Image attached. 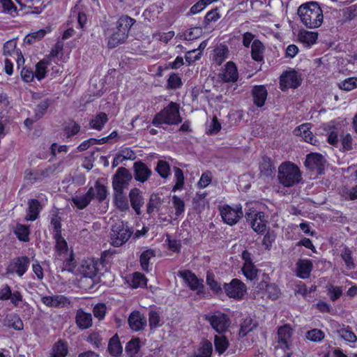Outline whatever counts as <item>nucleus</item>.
Instances as JSON below:
<instances>
[{"instance_id":"1","label":"nucleus","mask_w":357,"mask_h":357,"mask_svg":"<svg viewBox=\"0 0 357 357\" xmlns=\"http://www.w3.org/2000/svg\"><path fill=\"white\" fill-rule=\"evenodd\" d=\"M298 15L301 22L308 29L318 28L323 23V11L317 2H308L299 6Z\"/></svg>"},{"instance_id":"2","label":"nucleus","mask_w":357,"mask_h":357,"mask_svg":"<svg viewBox=\"0 0 357 357\" xmlns=\"http://www.w3.org/2000/svg\"><path fill=\"white\" fill-rule=\"evenodd\" d=\"M135 20L128 16H122L116 22V26L112 33L108 37L107 47L114 48L123 43L128 36L129 31Z\"/></svg>"},{"instance_id":"3","label":"nucleus","mask_w":357,"mask_h":357,"mask_svg":"<svg viewBox=\"0 0 357 357\" xmlns=\"http://www.w3.org/2000/svg\"><path fill=\"white\" fill-rule=\"evenodd\" d=\"M182 121L179 113V105L171 102L167 107L158 113L153 119L152 123L158 126L160 124L177 125Z\"/></svg>"},{"instance_id":"4","label":"nucleus","mask_w":357,"mask_h":357,"mask_svg":"<svg viewBox=\"0 0 357 357\" xmlns=\"http://www.w3.org/2000/svg\"><path fill=\"white\" fill-rule=\"evenodd\" d=\"M278 180L285 187H291L299 183L301 174L298 167L291 162L282 163L278 169Z\"/></svg>"},{"instance_id":"5","label":"nucleus","mask_w":357,"mask_h":357,"mask_svg":"<svg viewBox=\"0 0 357 357\" xmlns=\"http://www.w3.org/2000/svg\"><path fill=\"white\" fill-rule=\"evenodd\" d=\"M132 234V231L127 223L116 222L112 228L111 243L115 247H119L129 240Z\"/></svg>"},{"instance_id":"6","label":"nucleus","mask_w":357,"mask_h":357,"mask_svg":"<svg viewBox=\"0 0 357 357\" xmlns=\"http://www.w3.org/2000/svg\"><path fill=\"white\" fill-rule=\"evenodd\" d=\"M219 211L223 222L230 226L238 223L243 216V212L241 205L231 207L228 204H225L220 206Z\"/></svg>"},{"instance_id":"7","label":"nucleus","mask_w":357,"mask_h":357,"mask_svg":"<svg viewBox=\"0 0 357 357\" xmlns=\"http://www.w3.org/2000/svg\"><path fill=\"white\" fill-rule=\"evenodd\" d=\"M205 319L210 323L211 327L218 333L226 332L230 324L228 316L220 312L206 314Z\"/></svg>"},{"instance_id":"8","label":"nucleus","mask_w":357,"mask_h":357,"mask_svg":"<svg viewBox=\"0 0 357 357\" xmlns=\"http://www.w3.org/2000/svg\"><path fill=\"white\" fill-rule=\"evenodd\" d=\"M246 220L249 222L252 229L257 234H262L266 230L267 220L263 212L250 209L245 215Z\"/></svg>"},{"instance_id":"9","label":"nucleus","mask_w":357,"mask_h":357,"mask_svg":"<svg viewBox=\"0 0 357 357\" xmlns=\"http://www.w3.org/2000/svg\"><path fill=\"white\" fill-rule=\"evenodd\" d=\"M30 264V259L26 256H22L14 258L6 268L8 274H16L19 277L26 272Z\"/></svg>"},{"instance_id":"10","label":"nucleus","mask_w":357,"mask_h":357,"mask_svg":"<svg viewBox=\"0 0 357 357\" xmlns=\"http://www.w3.org/2000/svg\"><path fill=\"white\" fill-rule=\"evenodd\" d=\"M224 289L226 294L237 300L241 299L246 292V286L238 279H233L229 283H225Z\"/></svg>"},{"instance_id":"11","label":"nucleus","mask_w":357,"mask_h":357,"mask_svg":"<svg viewBox=\"0 0 357 357\" xmlns=\"http://www.w3.org/2000/svg\"><path fill=\"white\" fill-rule=\"evenodd\" d=\"M131 179L132 175L126 168H119L113 178L112 185L114 190L123 191Z\"/></svg>"},{"instance_id":"12","label":"nucleus","mask_w":357,"mask_h":357,"mask_svg":"<svg viewBox=\"0 0 357 357\" xmlns=\"http://www.w3.org/2000/svg\"><path fill=\"white\" fill-rule=\"evenodd\" d=\"M41 302L49 307H65L70 305V299L64 295L56 294L53 296H43Z\"/></svg>"},{"instance_id":"13","label":"nucleus","mask_w":357,"mask_h":357,"mask_svg":"<svg viewBox=\"0 0 357 357\" xmlns=\"http://www.w3.org/2000/svg\"><path fill=\"white\" fill-rule=\"evenodd\" d=\"M219 78L225 83L236 82L238 79V72L236 65L233 61H228L225 65Z\"/></svg>"},{"instance_id":"14","label":"nucleus","mask_w":357,"mask_h":357,"mask_svg":"<svg viewBox=\"0 0 357 357\" xmlns=\"http://www.w3.org/2000/svg\"><path fill=\"white\" fill-rule=\"evenodd\" d=\"M301 79L296 71L286 72L280 77V89L285 91L287 89H296L301 84Z\"/></svg>"},{"instance_id":"15","label":"nucleus","mask_w":357,"mask_h":357,"mask_svg":"<svg viewBox=\"0 0 357 357\" xmlns=\"http://www.w3.org/2000/svg\"><path fill=\"white\" fill-rule=\"evenodd\" d=\"M325 160L324 157L319 153H310L307 155L305 166L311 170L317 171L321 174L324 169Z\"/></svg>"},{"instance_id":"16","label":"nucleus","mask_w":357,"mask_h":357,"mask_svg":"<svg viewBox=\"0 0 357 357\" xmlns=\"http://www.w3.org/2000/svg\"><path fill=\"white\" fill-rule=\"evenodd\" d=\"M134 178L136 181L144 183L152 174L151 169L141 161L135 162L133 164Z\"/></svg>"},{"instance_id":"17","label":"nucleus","mask_w":357,"mask_h":357,"mask_svg":"<svg viewBox=\"0 0 357 357\" xmlns=\"http://www.w3.org/2000/svg\"><path fill=\"white\" fill-rule=\"evenodd\" d=\"M179 275L192 290L197 291L198 294L204 292L202 280H199L194 273H192L190 271H184L180 272Z\"/></svg>"},{"instance_id":"18","label":"nucleus","mask_w":357,"mask_h":357,"mask_svg":"<svg viewBox=\"0 0 357 357\" xmlns=\"http://www.w3.org/2000/svg\"><path fill=\"white\" fill-rule=\"evenodd\" d=\"M128 324L132 330L139 331L146 325V319L138 311L132 312L128 318Z\"/></svg>"},{"instance_id":"19","label":"nucleus","mask_w":357,"mask_h":357,"mask_svg":"<svg viewBox=\"0 0 357 357\" xmlns=\"http://www.w3.org/2000/svg\"><path fill=\"white\" fill-rule=\"evenodd\" d=\"M95 197V190L91 187L86 193L81 195H76L72 198L73 204L79 208L84 209Z\"/></svg>"},{"instance_id":"20","label":"nucleus","mask_w":357,"mask_h":357,"mask_svg":"<svg viewBox=\"0 0 357 357\" xmlns=\"http://www.w3.org/2000/svg\"><path fill=\"white\" fill-rule=\"evenodd\" d=\"M294 134L296 136H301L305 142L313 145L316 144L317 142L310 131V125L309 123H303L296 128L294 130Z\"/></svg>"},{"instance_id":"21","label":"nucleus","mask_w":357,"mask_h":357,"mask_svg":"<svg viewBox=\"0 0 357 357\" xmlns=\"http://www.w3.org/2000/svg\"><path fill=\"white\" fill-rule=\"evenodd\" d=\"M129 198L132 208L137 215L141 214V207L144 204V198L142 192L138 188H133L130 191Z\"/></svg>"},{"instance_id":"22","label":"nucleus","mask_w":357,"mask_h":357,"mask_svg":"<svg viewBox=\"0 0 357 357\" xmlns=\"http://www.w3.org/2000/svg\"><path fill=\"white\" fill-rule=\"evenodd\" d=\"M75 322L79 328L87 329L92 326V316L90 313L79 309L76 312Z\"/></svg>"},{"instance_id":"23","label":"nucleus","mask_w":357,"mask_h":357,"mask_svg":"<svg viewBox=\"0 0 357 357\" xmlns=\"http://www.w3.org/2000/svg\"><path fill=\"white\" fill-rule=\"evenodd\" d=\"M278 344L284 349H289V344L291 336V328L284 325L279 328L278 331Z\"/></svg>"},{"instance_id":"24","label":"nucleus","mask_w":357,"mask_h":357,"mask_svg":"<svg viewBox=\"0 0 357 357\" xmlns=\"http://www.w3.org/2000/svg\"><path fill=\"white\" fill-rule=\"evenodd\" d=\"M254 103L257 107H262L267 98V90L263 85L255 86L252 91Z\"/></svg>"},{"instance_id":"25","label":"nucleus","mask_w":357,"mask_h":357,"mask_svg":"<svg viewBox=\"0 0 357 357\" xmlns=\"http://www.w3.org/2000/svg\"><path fill=\"white\" fill-rule=\"evenodd\" d=\"M28 205L29 208L25 220L27 221H33L38 218L42 206L39 201L35 199H30L28 202Z\"/></svg>"},{"instance_id":"26","label":"nucleus","mask_w":357,"mask_h":357,"mask_svg":"<svg viewBox=\"0 0 357 357\" xmlns=\"http://www.w3.org/2000/svg\"><path fill=\"white\" fill-rule=\"evenodd\" d=\"M297 275L303 279L308 278L312 268V263L308 259H300L296 264Z\"/></svg>"},{"instance_id":"27","label":"nucleus","mask_w":357,"mask_h":357,"mask_svg":"<svg viewBox=\"0 0 357 357\" xmlns=\"http://www.w3.org/2000/svg\"><path fill=\"white\" fill-rule=\"evenodd\" d=\"M114 202L116 207L121 211H126L129 209V204L123 191L114 190Z\"/></svg>"},{"instance_id":"28","label":"nucleus","mask_w":357,"mask_h":357,"mask_svg":"<svg viewBox=\"0 0 357 357\" xmlns=\"http://www.w3.org/2000/svg\"><path fill=\"white\" fill-rule=\"evenodd\" d=\"M298 36L302 43L305 44L307 47H310L316 43L318 33L314 31L303 30L299 32Z\"/></svg>"},{"instance_id":"29","label":"nucleus","mask_w":357,"mask_h":357,"mask_svg":"<svg viewBox=\"0 0 357 357\" xmlns=\"http://www.w3.org/2000/svg\"><path fill=\"white\" fill-rule=\"evenodd\" d=\"M107 121V114L105 112H99L91 119L89 126L91 128L101 130Z\"/></svg>"},{"instance_id":"30","label":"nucleus","mask_w":357,"mask_h":357,"mask_svg":"<svg viewBox=\"0 0 357 357\" xmlns=\"http://www.w3.org/2000/svg\"><path fill=\"white\" fill-rule=\"evenodd\" d=\"M264 46L259 40H254L251 45V56L256 61L264 59Z\"/></svg>"},{"instance_id":"31","label":"nucleus","mask_w":357,"mask_h":357,"mask_svg":"<svg viewBox=\"0 0 357 357\" xmlns=\"http://www.w3.org/2000/svg\"><path fill=\"white\" fill-rule=\"evenodd\" d=\"M3 325L17 331H21L24 327L23 322L20 317L15 314L7 315L6 319L3 320Z\"/></svg>"},{"instance_id":"32","label":"nucleus","mask_w":357,"mask_h":357,"mask_svg":"<svg viewBox=\"0 0 357 357\" xmlns=\"http://www.w3.org/2000/svg\"><path fill=\"white\" fill-rule=\"evenodd\" d=\"M126 351L130 357H140V345L138 338L132 339L126 347Z\"/></svg>"},{"instance_id":"33","label":"nucleus","mask_w":357,"mask_h":357,"mask_svg":"<svg viewBox=\"0 0 357 357\" xmlns=\"http://www.w3.org/2000/svg\"><path fill=\"white\" fill-rule=\"evenodd\" d=\"M13 231L19 241L23 242H28L29 241L30 231L28 226L17 224Z\"/></svg>"},{"instance_id":"34","label":"nucleus","mask_w":357,"mask_h":357,"mask_svg":"<svg viewBox=\"0 0 357 357\" xmlns=\"http://www.w3.org/2000/svg\"><path fill=\"white\" fill-rule=\"evenodd\" d=\"M228 48L226 46H220L214 50L213 61L214 62L220 66L225 59L228 57Z\"/></svg>"},{"instance_id":"35","label":"nucleus","mask_w":357,"mask_h":357,"mask_svg":"<svg viewBox=\"0 0 357 357\" xmlns=\"http://www.w3.org/2000/svg\"><path fill=\"white\" fill-rule=\"evenodd\" d=\"M108 351L114 356H117L121 354L123 349L117 335L113 336L108 344Z\"/></svg>"},{"instance_id":"36","label":"nucleus","mask_w":357,"mask_h":357,"mask_svg":"<svg viewBox=\"0 0 357 357\" xmlns=\"http://www.w3.org/2000/svg\"><path fill=\"white\" fill-rule=\"evenodd\" d=\"M215 351L220 355L223 354L229 347V342L224 335H215L214 337Z\"/></svg>"},{"instance_id":"37","label":"nucleus","mask_w":357,"mask_h":357,"mask_svg":"<svg viewBox=\"0 0 357 357\" xmlns=\"http://www.w3.org/2000/svg\"><path fill=\"white\" fill-rule=\"evenodd\" d=\"M261 175L269 176L274 172L275 168L273 167L271 160L267 157H264L259 165Z\"/></svg>"},{"instance_id":"38","label":"nucleus","mask_w":357,"mask_h":357,"mask_svg":"<svg viewBox=\"0 0 357 357\" xmlns=\"http://www.w3.org/2000/svg\"><path fill=\"white\" fill-rule=\"evenodd\" d=\"M50 65V62L47 60L43 59L40 61L36 65V72H35V77L38 80H41L43 78H45L46 73H47V68L48 66Z\"/></svg>"},{"instance_id":"39","label":"nucleus","mask_w":357,"mask_h":357,"mask_svg":"<svg viewBox=\"0 0 357 357\" xmlns=\"http://www.w3.org/2000/svg\"><path fill=\"white\" fill-rule=\"evenodd\" d=\"M82 273L85 278H93L98 273V268L93 261L86 262L82 265Z\"/></svg>"},{"instance_id":"40","label":"nucleus","mask_w":357,"mask_h":357,"mask_svg":"<svg viewBox=\"0 0 357 357\" xmlns=\"http://www.w3.org/2000/svg\"><path fill=\"white\" fill-rule=\"evenodd\" d=\"M68 352L67 345L65 342L59 340L53 347L52 357H65Z\"/></svg>"},{"instance_id":"41","label":"nucleus","mask_w":357,"mask_h":357,"mask_svg":"<svg viewBox=\"0 0 357 357\" xmlns=\"http://www.w3.org/2000/svg\"><path fill=\"white\" fill-rule=\"evenodd\" d=\"M212 351V343L208 340H205L202 342L198 353L195 355V357H211Z\"/></svg>"},{"instance_id":"42","label":"nucleus","mask_w":357,"mask_h":357,"mask_svg":"<svg viewBox=\"0 0 357 357\" xmlns=\"http://www.w3.org/2000/svg\"><path fill=\"white\" fill-rule=\"evenodd\" d=\"M162 204L160 197L155 194L151 195L149 202L147 204V213L149 214L152 213L155 210L158 211Z\"/></svg>"},{"instance_id":"43","label":"nucleus","mask_w":357,"mask_h":357,"mask_svg":"<svg viewBox=\"0 0 357 357\" xmlns=\"http://www.w3.org/2000/svg\"><path fill=\"white\" fill-rule=\"evenodd\" d=\"M174 179H175V185H174L172 190L176 191L177 190H180L183 187L184 185V176L183 171L177 167H174Z\"/></svg>"},{"instance_id":"44","label":"nucleus","mask_w":357,"mask_h":357,"mask_svg":"<svg viewBox=\"0 0 357 357\" xmlns=\"http://www.w3.org/2000/svg\"><path fill=\"white\" fill-rule=\"evenodd\" d=\"M155 171L162 178H167L170 174V166L167 162L159 160Z\"/></svg>"},{"instance_id":"45","label":"nucleus","mask_w":357,"mask_h":357,"mask_svg":"<svg viewBox=\"0 0 357 357\" xmlns=\"http://www.w3.org/2000/svg\"><path fill=\"white\" fill-rule=\"evenodd\" d=\"M341 257L344 261L346 267L348 270L355 268V264L351 257V251L348 248H344L341 252Z\"/></svg>"},{"instance_id":"46","label":"nucleus","mask_w":357,"mask_h":357,"mask_svg":"<svg viewBox=\"0 0 357 357\" xmlns=\"http://www.w3.org/2000/svg\"><path fill=\"white\" fill-rule=\"evenodd\" d=\"M130 284L133 288L143 287L146 285V278L141 273L136 272L133 273Z\"/></svg>"},{"instance_id":"47","label":"nucleus","mask_w":357,"mask_h":357,"mask_svg":"<svg viewBox=\"0 0 357 357\" xmlns=\"http://www.w3.org/2000/svg\"><path fill=\"white\" fill-rule=\"evenodd\" d=\"M154 256H155L154 252L151 250H147L142 253V255L140 256V264H141L142 268L144 271H148L149 260L151 257H153Z\"/></svg>"},{"instance_id":"48","label":"nucleus","mask_w":357,"mask_h":357,"mask_svg":"<svg viewBox=\"0 0 357 357\" xmlns=\"http://www.w3.org/2000/svg\"><path fill=\"white\" fill-rule=\"evenodd\" d=\"M242 271L247 279L250 280H254L257 275V269L253 264H243Z\"/></svg>"},{"instance_id":"49","label":"nucleus","mask_w":357,"mask_h":357,"mask_svg":"<svg viewBox=\"0 0 357 357\" xmlns=\"http://www.w3.org/2000/svg\"><path fill=\"white\" fill-rule=\"evenodd\" d=\"M337 333L339 336L344 339L345 341L349 342H355L357 340L356 335L348 328H342L337 330Z\"/></svg>"},{"instance_id":"50","label":"nucleus","mask_w":357,"mask_h":357,"mask_svg":"<svg viewBox=\"0 0 357 357\" xmlns=\"http://www.w3.org/2000/svg\"><path fill=\"white\" fill-rule=\"evenodd\" d=\"M50 107L49 100H43L39 102L35 109L36 120L40 119L45 113L47 108Z\"/></svg>"},{"instance_id":"51","label":"nucleus","mask_w":357,"mask_h":357,"mask_svg":"<svg viewBox=\"0 0 357 357\" xmlns=\"http://www.w3.org/2000/svg\"><path fill=\"white\" fill-rule=\"evenodd\" d=\"M339 87L344 91H351L357 88V78L349 77L339 84Z\"/></svg>"},{"instance_id":"52","label":"nucleus","mask_w":357,"mask_h":357,"mask_svg":"<svg viewBox=\"0 0 357 357\" xmlns=\"http://www.w3.org/2000/svg\"><path fill=\"white\" fill-rule=\"evenodd\" d=\"M324 333L320 329L314 328L306 333V338L312 342H320L324 338Z\"/></svg>"},{"instance_id":"53","label":"nucleus","mask_w":357,"mask_h":357,"mask_svg":"<svg viewBox=\"0 0 357 357\" xmlns=\"http://www.w3.org/2000/svg\"><path fill=\"white\" fill-rule=\"evenodd\" d=\"M206 284L209 286L211 289L215 293H218L222 291L220 283L215 280V276L212 273H207Z\"/></svg>"},{"instance_id":"54","label":"nucleus","mask_w":357,"mask_h":357,"mask_svg":"<svg viewBox=\"0 0 357 357\" xmlns=\"http://www.w3.org/2000/svg\"><path fill=\"white\" fill-rule=\"evenodd\" d=\"M80 130V126L75 121H72L69 122L65 127V132L68 137H70Z\"/></svg>"},{"instance_id":"55","label":"nucleus","mask_w":357,"mask_h":357,"mask_svg":"<svg viewBox=\"0 0 357 357\" xmlns=\"http://www.w3.org/2000/svg\"><path fill=\"white\" fill-rule=\"evenodd\" d=\"M202 32V29L199 27L190 29L184 33V39L186 40H192L199 38L201 36Z\"/></svg>"},{"instance_id":"56","label":"nucleus","mask_w":357,"mask_h":357,"mask_svg":"<svg viewBox=\"0 0 357 357\" xmlns=\"http://www.w3.org/2000/svg\"><path fill=\"white\" fill-rule=\"evenodd\" d=\"M211 181L212 174L211 172L206 171L202 174L197 183V186L199 188H205L211 183Z\"/></svg>"},{"instance_id":"57","label":"nucleus","mask_w":357,"mask_h":357,"mask_svg":"<svg viewBox=\"0 0 357 357\" xmlns=\"http://www.w3.org/2000/svg\"><path fill=\"white\" fill-rule=\"evenodd\" d=\"M172 204L176 209L175 215L179 216L185 210L184 202L176 195H174L172 197Z\"/></svg>"},{"instance_id":"58","label":"nucleus","mask_w":357,"mask_h":357,"mask_svg":"<svg viewBox=\"0 0 357 357\" xmlns=\"http://www.w3.org/2000/svg\"><path fill=\"white\" fill-rule=\"evenodd\" d=\"M96 196L99 202H102L107 195V191L106 187L99 182H96L95 184Z\"/></svg>"},{"instance_id":"59","label":"nucleus","mask_w":357,"mask_h":357,"mask_svg":"<svg viewBox=\"0 0 357 357\" xmlns=\"http://www.w3.org/2000/svg\"><path fill=\"white\" fill-rule=\"evenodd\" d=\"M123 161L125 160H135L136 158L135 153L130 148H124L116 153Z\"/></svg>"},{"instance_id":"60","label":"nucleus","mask_w":357,"mask_h":357,"mask_svg":"<svg viewBox=\"0 0 357 357\" xmlns=\"http://www.w3.org/2000/svg\"><path fill=\"white\" fill-rule=\"evenodd\" d=\"M182 84L181 79L176 74L173 73L169 75L167 79V86L168 88L176 89L179 88Z\"/></svg>"},{"instance_id":"61","label":"nucleus","mask_w":357,"mask_h":357,"mask_svg":"<svg viewBox=\"0 0 357 357\" xmlns=\"http://www.w3.org/2000/svg\"><path fill=\"white\" fill-rule=\"evenodd\" d=\"M174 36V31H170L167 33L157 32L153 34V38L167 43Z\"/></svg>"},{"instance_id":"62","label":"nucleus","mask_w":357,"mask_h":357,"mask_svg":"<svg viewBox=\"0 0 357 357\" xmlns=\"http://www.w3.org/2000/svg\"><path fill=\"white\" fill-rule=\"evenodd\" d=\"M149 321L151 328L159 326L160 322L159 313L155 310H151L149 313Z\"/></svg>"},{"instance_id":"63","label":"nucleus","mask_w":357,"mask_h":357,"mask_svg":"<svg viewBox=\"0 0 357 357\" xmlns=\"http://www.w3.org/2000/svg\"><path fill=\"white\" fill-rule=\"evenodd\" d=\"M54 238L56 240V248L60 252H65L68 250V245L66 241L59 235L54 234Z\"/></svg>"},{"instance_id":"64","label":"nucleus","mask_w":357,"mask_h":357,"mask_svg":"<svg viewBox=\"0 0 357 357\" xmlns=\"http://www.w3.org/2000/svg\"><path fill=\"white\" fill-rule=\"evenodd\" d=\"M328 291L330 296V298L335 301L338 299L342 294V289L340 287H335L333 285H329L328 287Z\"/></svg>"}]
</instances>
